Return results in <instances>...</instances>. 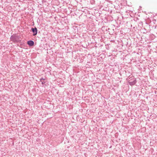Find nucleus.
<instances>
[{
    "label": "nucleus",
    "mask_w": 157,
    "mask_h": 157,
    "mask_svg": "<svg viewBox=\"0 0 157 157\" xmlns=\"http://www.w3.org/2000/svg\"><path fill=\"white\" fill-rule=\"evenodd\" d=\"M32 31L33 33V35L35 36L37 33V29L36 28L32 29Z\"/></svg>",
    "instance_id": "nucleus-1"
},
{
    "label": "nucleus",
    "mask_w": 157,
    "mask_h": 157,
    "mask_svg": "<svg viewBox=\"0 0 157 157\" xmlns=\"http://www.w3.org/2000/svg\"><path fill=\"white\" fill-rule=\"evenodd\" d=\"M34 42L32 40H29L28 41V44L30 46H32L34 44Z\"/></svg>",
    "instance_id": "nucleus-2"
},
{
    "label": "nucleus",
    "mask_w": 157,
    "mask_h": 157,
    "mask_svg": "<svg viewBox=\"0 0 157 157\" xmlns=\"http://www.w3.org/2000/svg\"><path fill=\"white\" fill-rule=\"evenodd\" d=\"M129 84L131 85H134L135 83H136V82L135 81V80H134L133 82H129Z\"/></svg>",
    "instance_id": "nucleus-3"
},
{
    "label": "nucleus",
    "mask_w": 157,
    "mask_h": 157,
    "mask_svg": "<svg viewBox=\"0 0 157 157\" xmlns=\"http://www.w3.org/2000/svg\"><path fill=\"white\" fill-rule=\"evenodd\" d=\"M44 80V79L43 78H41L40 79V80Z\"/></svg>",
    "instance_id": "nucleus-4"
},
{
    "label": "nucleus",
    "mask_w": 157,
    "mask_h": 157,
    "mask_svg": "<svg viewBox=\"0 0 157 157\" xmlns=\"http://www.w3.org/2000/svg\"><path fill=\"white\" fill-rule=\"evenodd\" d=\"M12 37H13L12 36H11V38H12Z\"/></svg>",
    "instance_id": "nucleus-5"
}]
</instances>
